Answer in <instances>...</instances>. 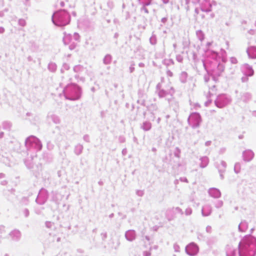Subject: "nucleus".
Segmentation results:
<instances>
[{
	"instance_id": "1",
	"label": "nucleus",
	"mask_w": 256,
	"mask_h": 256,
	"mask_svg": "<svg viewBox=\"0 0 256 256\" xmlns=\"http://www.w3.org/2000/svg\"><path fill=\"white\" fill-rule=\"evenodd\" d=\"M252 52H254V56H252V58H256V48L254 47V48H250L248 50L249 54H250Z\"/></svg>"
}]
</instances>
